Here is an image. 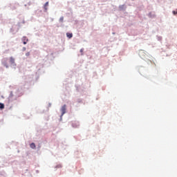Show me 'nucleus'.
I'll return each mask as SVG.
<instances>
[{
	"label": "nucleus",
	"instance_id": "obj_12",
	"mask_svg": "<svg viewBox=\"0 0 177 177\" xmlns=\"http://www.w3.org/2000/svg\"><path fill=\"white\" fill-rule=\"evenodd\" d=\"M57 168H62V165H58L57 166Z\"/></svg>",
	"mask_w": 177,
	"mask_h": 177
},
{
	"label": "nucleus",
	"instance_id": "obj_4",
	"mask_svg": "<svg viewBox=\"0 0 177 177\" xmlns=\"http://www.w3.org/2000/svg\"><path fill=\"white\" fill-rule=\"evenodd\" d=\"M7 60H8V58H5V59H3V66H5V67H6V68H8V67H9L8 62H6Z\"/></svg>",
	"mask_w": 177,
	"mask_h": 177
},
{
	"label": "nucleus",
	"instance_id": "obj_16",
	"mask_svg": "<svg viewBox=\"0 0 177 177\" xmlns=\"http://www.w3.org/2000/svg\"><path fill=\"white\" fill-rule=\"evenodd\" d=\"M122 8H124V6H120V9H122Z\"/></svg>",
	"mask_w": 177,
	"mask_h": 177
},
{
	"label": "nucleus",
	"instance_id": "obj_14",
	"mask_svg": "<svg viewBox=\"0 0 177 177\" xmlns=\"http://www.w3.org/2000/svg\"><path fill=\"white\" fill-rule=\"evenodd\" d=\"M26 50V47H24V48H22V50H23L24 52H25Z\"/></svg>",
	"mask_w": 177,
	"mask_h": 177
},
{
	"label": "nucleus",
	"instance_id": "obj_9",
	"mask_svg": "<svg viewBox=\"0 0 177 177\" xmlns=\"http://www.w3.org/2000/svg\"><path fill=\"white\" fill-rule=\"evenodd\" d=\"M0 109H5V104L0 103Z\"/></svg>",
	"mask_w": 177,
	"mask_h": 177
},
{
	"label": "nucleus",
	"instance_id": "obj_7",
	"mask_svg": "<svg viewBox=\"0 0 177 177\" xmlns=\"http://www.w3.org/2000/svg\"><path fill=\"white\" fill-rule=\"evenodd\" d=\"M48 6H49V2H46L45 4H44V9L45 10H48Z\"/></svg>",
	"mask_w": 177,
	"mask_h": 177
},
{
	"label": "nucleus",
	"instance_id": "obj_15",
	"mask_svg": "<svg viewBox=\"0 0 177 177\" xmlns=\"http://www.w3.org/2000/svg\"><path fill=\"white\" fill-rule=\"evenodd\" d=\"M59 20H60V21H63L64 18H63V17H61V18L59 19Z\"/></svg>",
	"mask_w": 177,
	"mask_h": 177
},
{
	"label": "nucleus",
	"instance_id": "obj_6",
	"mask_svg": "<svg viewBox=\"0 0 177 177\" xmlns=\"http://www.w3.org/2000/svg\"><path fill=\"white\" fill-rule=\"evenodd\" d=\"M66 37L69 39L73 38V33L67 32Z\"/></svg>",
	"mask_w": 177,
	"mask_h": 177
},
{
	"label": "nucleus",
	"instance_id": "obj_1",
	"mask_svg": "<svg viewBox=\"0 0 177 177\" xmlns=\"http://www.w3.org/2000/svg\"><path fill=\"white\" fill-rule=\"evenodd\" d=\"M72 126L73 128H78V127H80V123L77 121H74L72 122Z\"/></svg>",
	"mask_w": 177,
	"mask_h": 177
},
{
	"label": "nucleus",
	"instance_id": "obj_11",
	"mask_svg": "<svg viewBox=\"0 0 177 177\" xmlns=\"http://www.w3.org/2000/svg\"><path fill=\"white\" fill-rule=\"evenodd\" d=\"M26 56L27 57H28V56H30V52L26 53Z\"/></svg>",
	"mask_w": 177,
	"mask_h": 177
},
{
	"label": "nucleus",
	"instance_id": "obj_13",
	"mask_svg": "<svg viewBox=\"0 0 177 177\" xmlns=\"http://www.w3.org/2000/svg\"><path fill=\"white\" fill-rule=\"evenodd\" d=\"M80 52H81V53H84V48H81Z\"/></svg>",
	"mask_w": 177,
	"mask_h": 177
},
{
	"label": "nucleus",
	"instance_id": "obj_8",
	"mask_svg": "<svg viewBox=\"0 0 177 177\" xmlns=\"http://www.w3.org/2000/svg\"><path fill=\"white\" fill-rule=\"evenodd\" d=\"M31 149H35L36 146H35V143L32 142L30 145Z\"/></svg>",
	"mask_w": 177,
	"mask_h": 177
},
{
	"label": "nucleus",
	"instance_id": "obj_2",
	"mask_svg": "<svg viewBox=\"0 0 177 177\" xmlns=\"http://www.w3.org/2000/svg\"><path fill=\"white\" fill-rule=\"evenodd\" d=\"M61 111H62V116H63V115H64V114H66V104L62 106V107L61 109Z\"/></svg>",
	"mask_w": 177,
	"mask_h": 177
},
{
	"label": "nucleus",
	"instance_id": "obj_5",
	"mask_svg": "<svg viewBox=\"0 0 177 177\" xmlns=\"http://www.w3.org/2000/svg\"><path fill=\"white\" fill-rule=\"evenodd\" d=\"M10 64H15V58L13 57H10Z\"/></svg>",
	"mask_w": 177,
	"mask_h": 177
},
{
	"label": "nucleus",
	"instance_id": "obj_3",
	"mask_svg": "<svg viewBox=\"0 0 177 177\" xmlns=\"http://www.w3.org/2000/svg\"><path fill=\"white\" fill-rule=\"evenodd\" d=\"M22 41L24 45H26V44L28 42V38H27V37H23Z\"/></svg>",
	"mask_w": 177,
	"mask_h": 177
},
{
	"label": "nucleus",
	"instance_id": "obj_10",
	"mask_svg": "<svg viewBox=\"0 0 177 177\" xmlns=\"http://www.w3.org/2000/svg\"><path fill=\"white\" fill-rule=\"evenodd\" d=\"M172 12L173 15H177V9L176 10H174Z\"/></svg>",
	"mask_w": 177,
	"mask_h": 177
}]
</instances>
